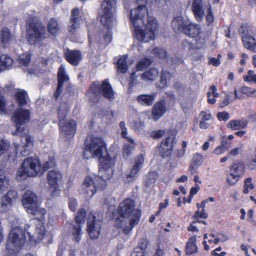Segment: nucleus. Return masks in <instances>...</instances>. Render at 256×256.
Masks as SVG:
<instances>
[{"label": "nucleus", "mask_w": 256, "mask_h": 256, "mask_svg": "<svg viewBox=\"0 0 256 256\" xmlns=\"http://www.w3.org/2000/svg\"><path fill=\"white\" fill-rule=\"evenodd\" d=\"M166 112V107L162 101L156 102L153 106L152 110V118L158 120Z\"/></svg>", "instance_id": "obj_21"}, {"label": "nucleus", "mask_w": 256, "mask_h": 256, "mask_svg": "<svg viewBox=\"0 0 256 256\" xmlns=\"http://www.w3.org/2000/svg\"><path fill=\"white\" fill-rule=\"evenodd\" d=\"M196 242V236H192L189 238L187 242L186 248V252L187 254H192L197 251V246Z\"/></svg>", "instance_id": "obj_34"}, {"label": "nucleus", "mask_w": 256, "mask_h": 256, "mask_svg": "<svg viewBox=\"0 0 256 256\" xmlns=\"http://www.w3.org/2000/svg\"><path fill=\"white\" fill-rule=\"evenodd\" d=\"M252 178H248L244 181V186L243 192L245 194H248L250 190H252L254 188V185L252 183Z\"/></svg>", "instance_id": "obj_48"}, {"label": "nucleus", "mask_w": 256, "mask_h": 256, "mask_svg": "<svg viewBox=\"0 0 256 256\" xmlns=\"http://www.w3.org/2000/svg\"><path fill=\"white\" fill-rule=\"evenodd\" d=\"M65 56L66 60L73 65H76L81 60V54L78 50H68Z\"/></svg>", "instance_id": "obj_25"}, {"label": "nucleus", "mask_w": 256, "mask_h": 256, "mask_svg": "<svg viewBox=\"0 0 256 256\" xmlns=\"http://www.w3.org/2000/svg\"><path fill=\"white\" fill-rule=\"evenodd\" d=\"M242 146H240L239 147L234 148L230 150L228 153V156H236L243 151Z\"/></svg>", "instance_id": "obj_57"}, {"label": "nucleus", "mask_w": 256, "mask_h": 256, "mask_svg": "<svg viewBox=\"0 0 256 256\" xmlns=\"http://www.w3.org/2000/svg\"><path fill=\"white\" fill-rule=\"evenodd\" d=\"M42 164L38 158L28 157L22 162L16 174L18 180H24L28 177H36L41 173Z\"/></svg>", "instance_id": "obj_7"}, {"label": "nucleus", "mask_w": 256, "mask_h": 256, "mask_svg": "<svg viewBox=\"0 0 256 256\" xmlns=\"http://www.w3.org/2000/svg\"><path fill=\"white\" fill-rule=\"evenodd\" d=\"M152 53L156 56L160 58H164L166 56V52L162 48H156L152 50Z\"/></svg>", "instance_id": "obj_52"}, {"label": "nucleus", "mask_w": 256, "mask_h": 256, "mask_svg": "<svg viewBox=\"0 0 256 256\" xmlns=\"http://www.w3.org/2000/svg\"><path fill=\"white\" fill-rule=\"evenodd\" d=\"M58 85L57 90L54 94V96L56 98H58L62 92V88L64 82L68 80V76L66 74L64 67L61 65L58 72Z\"/></svg>", "instance_id": "obj_20"}, {"label": "nucleus", "mask_w": 256, "mask_h": 256, "mask_svg": "<svg viewBox=\"0 0 256 256\" xmlns=\"http://www.w3.org/2000/svg\"><path fill=\"white\" fill-rule=\"evenodd\" d=\"M172 77V75L170 73L166 71H163L161 76L160 80L158 83L157 86L160 88H165Z\"/></svg>", "instance_id": "obj_38"}, {"label": "nucleus", "mask_w": 256, "mask_h": 256, "mask_svg": "<svg viewBox=\"0 0 256 256\" xmlns=\"http://www.w3.org/2000/svg\"><path fill=\"white\" fill-rule=\"evenodd\" d=\"M63 107L64 106H62L58 112L60 120V136L64 140H68L74 136L76 130V124L75 120H64L68 109L66 106Z\"/></svg>", "instance_id": "obj_9"}, {"label": "nucleus", "mask_w": 256, "mask_h": 256, "mask_svg": "<svg viewBox=\"0 0 256 256\" xmlns=\"http://www.w3.org/2000/svg\"><path fill=\"white\" fill-rule=\"evenodd\" d=\"M201 120L208 121L212 118V114L210 110L202 111L200 114Z\"/></svg>", "instance_id": "obj_56"}, {"label": "nucleus", "mask_w": 256, "mask_h": 256, "mask_svg": "<svg viewBox=\"0 0 256 256\" xmlns=\"http://www.w3.org/2000/svg\"><path fill=\"white\" fill-rule=\"evenodd\" d=\"M137 7L131 10L130 21L134 26V34L139 42H147L155 38L158 26L156 20L149 16L143 0H137Z\"/></svg>", "instance_id": "obj_2"}, {"label": "nucleus", "mask_w": 256, "mask_h": 256, "mask_svg": "<svg viewBox=\"0 0 256 256\" xmlns=\"http://www.w3.org/2000/svg\"><path fill=\"white\" fill-rule=\"evenodd\" d=\"M188 20L184 19L182 16L174 18L172 22V26L176 32H183Z\"/></svg>", "instance_id": "obj_22"}, {"label": "nucleus", "mask_w": 256, "mask_h": 256, "mask_svg": "<svg viewBox=\"0 0 256 256\" xmlns=\"http://www.w3.org/2000/svg\"><path fill=\"white\" fill-rule=\"evenodd\" d=\"M30 112L20 108L14 111L12 118V120L16 128V130L12 132V134L18 135L22 138L21 145L16 143L13 144L16 154L22 156L28 155L34 146V142L32 137L24 132L26 129V123L30 120Z\"/></svg>", "instance_id": "obj_4"}, {"label": "nucleus", "mask_w": 256, "mask_h": 256, "mask_svg": "<svg viewBox=\"0 0 256 256\" xmlns=\"http://www.w3.org/2000/svg\"><path fill=\"white\" fill-rule=\"evenodd\" d=\"M221 57L220 54L218 55V58H212L209 60V64H212L215 66H218L220 64V58Z\"/></svg>", "instance_id": "obj_61"}, {"label": "nucleus", "mask_w": 256, "mask_h": 256, "mask_svg": "<svg viewBox=\"0 0 256 256\" xmlns=\"http://www.w3.org/2000/svg\"><path fill=\"white\" fill-rule=\"evenodd\" d=\"M151 62V60L148 58H144L140 60L136 64V70H142L148 68Z\"/></svg>", "instance_id": "obj_49"}, {"label": "nucleus", "mask_w": 256, "mask_h": 256, "mask_svg": "<svg viewBox=\"0 0 256 256\" xmlns=\"http://www.w3.org/2000/svg\"><path fill=\"white\" fill-rule=\"evenodd\" d=\"M164 130H158L152 131L150 132V136L153 138H162L164 134Z\"/></svg>", "instance_id": "obj_59"}, {"label": "nucleus", "mask_w": 256, "mask_h": 256, "mask_svg": "<svg viewBox=\"0 0 256 256\" xmlns=\"http://www.w3.org/2000/svg\"><path fill=\"white\" fill-rule=\"evenodd\" d=\"M148 242L146 240H144L140 244V247L136 248L132 253L131 256H145V252L147 247Z\"/></svg>", "instance_id": "obj_37"}, {"label": "nucleus", "mask_w": 256, "mask_h": 256, "mask_svg": "<svg viewBox=\"0 0 256 256\" xmlns=\"http://www.w3.org/2000/svg\"><path fill=\"white\" fill-rule=\"evenodd\" d=\"M242 40L244 47L248 50L256 52V40L252 36L244 37Z\"/></svg>", "instance_id": "obj_33"}, {"label": "nucleus", "mask_w": 256, "mask_h": 256, "mask_svg": "<svg viewBox=\"0 0 256 256\" xmlns=\"http://www.w3.org/2000/svg\"><path fill=\"white\" fill-rule=\"evenodd\" d=\"M47 28L50 34L53 36H56L60 30V24L54 18H50L48 22Z\"/></svg>", "instance_id": "obj_29"}, {"label": "nucleus", "mask_w": 256, "mask_h": 256, "mask_svg": "<svg viewBox=\"0 0 256 256\" xmlns=\"http://www.w3.org/2000/svg\"><path fill=\"white\" fill-rule=\"evenodd\" d=\"M244 172V167L242 163L238 162L233 164L230 169V176L234 179L239 180Z\"/></svg>", "instance_id": "obj_24"}, {"label": "nucleus", "mask_w": 256, "mask_h": 256, "mask_svg": "<svg viewBox=\"0 0 256 256\" xmlns=\"http://www.w3.org/2000/svg\"><path fill=\"white\" fill-rule=\"evenodd\" d=\"M9 147V144L2 141L0 142V155L3 154Z\"/></svg>", "instance_id": "obj_63"}, {"label": "nucleus", "mask_w": 256, "mask_h": 256, "mask_svg": "<svg viewBox=\"0 0 256 256\" xmlns=\"http://www.w3.org/2000/svg\"><path fill=\"white\" fill-rule=\"evenodd\" d=\"M127 58L128 55H124L120 56L117 62L118 70L121 73L124 74L128 70Z\"/></svg>", "instance_id": "obj_36"}, {"label": "nucleus", "mask_w": 256, "mask_h": 256, "mask_svg": "<svg viewBox=\"0 0 256 256\" xmlns=\"http://www.w3.org/2000/svg\"><path fill=\"white\" fill-rule=\"evenodd\" d=\"M228 146H226L223 142L221 145L216 147L214 150V153L216 154L220 155L223 154L226 150H228Z\"/></svg>", "instance_id": "obj_54"}, {"label": "nucleus", "mask_w": 256, "mask_h": 256, "mask_svg": "<svg viewBox=\"0 0 256 256\" xmlns=\"http://www.w3.org/2000/svg\"><path fill=\"white\" fill-rule=\"evenodd\" d=\"M217 118L220 121H226L230 118V114L226 112H219L217 114Z\"/></svg>", "instance_id": "obj_58"}, {"label": "nucleus", "mask_w": 256, "mask_h": 256, "mask_svg": "<svg viewBox=\"0 0 256 256\" xmlns=\"http://www.w3.org/2000/svg\"><path fill=\"white\" fill-rule=\"evenodd\" d=\"M117 0H103L101 8L99 12L102 24L106 26L102 30V38L100 42L106 46L112 40V34L110 30L114 20Z\"/></svg>", "instance_id": "obj_6"}, {"label": "nucleus", "mask_w": 256, "mask_h": 256, "mask_svg": "<svg viewBox=\"0 0 256 256\" xmlns=\"http://www.w3.org/2000/svg\"><path fill=\"white\" fill-rule=\"evenodd\" d=\"M144 162V157L143 154H140L134 158L132 166L125 173L124 177L125 182H132L136 179L137 174L142 167Z\"/></svg>", "instance_id": "obj_13"}, {"label": "nucleus", "mask_w": 256, "mask_h": 256, "mask_svg": "<svg viewBox=\"0 0 256 256\" xmlns=\"http://www.w3.org/2000/svg\"><path fill=\"white\" fill-rule=\"evenodd\" d=\"M119 126L121 130V136L123 138L126 140H128V138H132L131 137L128 136H127L128 130L126 127V124L124 122H121L119 124Z\"/></svg>", "instance_id": "obj_53"}, {"label": "nucleus", "mask_w": 256, "mask_h": 256, "mask_svg": "<svg viewBox=\"0 0 256 256\" xmlns=\"http://www.w3.org/2000/svg\"><path fill=\"white\" fill-rule=\"evenodd\" d=\"M86 212L84 210H81L78 212L75 218L76 224L72 226V234L74 239L76 242H79L82 235V225H83L86 221Z\"/></svg>", "instance_id": "obj_15"}, {"label": "nucleus", "mask_w": 256, "mask_h": 256, "mask_svg": "<svg viewBox=\"0 0 256 256\" xmlns=\"http://www.w3.org/2000/svg\"><path fill=\"white\" fill-rule=\"evenodd\" d=\"M6 112V102L4 97L0 94V114Z\"/></svg>", "instance_id": "obj_62"}, {"label": "nucleus", "mask_w": 256, "mask_h": 256, "mask_svg": "<svg viewBox=\"0 0 256 256\" xmlns=\"http://www.w3.org/2000/svg\"><path fill=\"white\" fill-rule=\"evenodd\" d=\"M89 93L96 96L102 94L104 97L110 100H112L114 98V92L107 80H104L101 85L98 82H94L90 88Z\"/></svg>", "instance_id": "obj_12"}, {"label": "nucleus", "mask_w": 256, "mask_h": 256, "mask_svg": "<svg viewBox=\"0 0 256 256\" xmlns=\"http://www.w3.org/2000/svg\"><path fill=\"white\" fill-rule=\"evenodd\" d=\"M158 178V174L155 172H150L146 176V178L145 180L146 184L147 186H150L152 184H154L155 181Z\"/></svg>", "instance_id": "obj_47"}, {"label": "nucleus", "mask_w": 256, "mask_h": 256, "mask_svg": "<svg viewBox=\"0 0 256 256\" xmlns=\"http://www.w3.org/2000/svg\"><path fill=\"white\" fill-rule=\"evenodd\" d=\"M239 31L242 34V38H244V36H251L250 34H252V28L248 24H244L241 26Z\"/></svg>", "instance_id": "obj_43"}, {"label": "nucleus", "mask_w": 256, "mask_h": 256, "mask_svg": "<svg viewBox=\"0 0 256 256\" xmlns=\"http://www.w3.org/2000/svg\"><path fill=\"white\" fill-rule=\"evenodd\" d=\"M82 20H73L70 18L69 24L68 25V30L70 32H74L77 30L80 25Z\"/></svg>", "instance_id": "obj_45"}, {"label": "nucleus", "mask_w": 256, "mask_h": 256, "mask_svg": "<svg viewBox=\"0 0 256 256\" xmlns=\"http://www.w3.org/2000/svg\"><path fill=\"white\" fill-rule=\"evenodd\" d=\"M18 196L17 192L14 190H9L0 200V213L8 212L11 208L14 200Z\"/></svg>", "instance_id": "obj_16"}, {"label": "nucleus", "mask_w": 256, "mask_h": 256, "mask_svg": "<svg viewBox=\"0 0 256 256\" xmlns=\"http://www.w3.org/2000/svg\"><path fill=\"white\" fill-rule=\"evenodd\" d=\"M98 174L86 177L82 184L83 193L88 198H92L97 190L104 188L106 186V180L111 178H106L100 174V168Z\"/></svg>", "instance_id": "obj_10"}, {"label": "nucleus", "mask_w": 256, "mask_h": 256, "mask_svg": "<svg viewBox=\"0 0 256 256\" xmlns=\"http://www.w3.org/2000/svg\"><path fill=\"white\" fill-rule=\"evenodd\" d=\"M55 166V157L54 154H52L48 156V160L43 163L42 166V168L43 170L46 171L50 168H54Z\"/></svg>", "instance_id": "obj_42"}, {"label": "nucleus", "mask_w": 256, "mask_h": 256, "mask_svg": "<svg viewBox=\"0 0 256 256\" xmlns=\"http://www.w3.org/2000/svg\"><path fill=\"white\" fill-rule=\"evenodd\" d=\"M135 206L134 201L130 198L125 199L120 204L118 216L115 220L114 226L122 229L126 234H129L140 222L141 212Z\"/></svg>", "instance_id": "obj_5"}, {"label": "nucleus", "mask_w": 256, "mask_h": 256, "mask_svg": "<svg viewBox=\"0 0 256 256\" xmlns=\"http://www.w3.org/2000/svg\"><path fill=\"white\" fill-rule=\"evenodd\" d=\"M9 186L8 179L2 175L0 176V193L6 190Z\"/></svg>", "instance_id": "obj_50"}, {"label": "nucleus", "mask_w": 256, "mask_h": 256, "mask_svg": "<svg viewBox=\"0 0 256 256\" xmlns=\"http://www.w3.org/2000/svg\"><path fill=\"white\" fill-rule=\"evenodd\" d=\"M174 139V136L172 134L162 142L159 148V152L162 158H168L171 155Z\"/></svg>", "instance_id": "obj_18"}, {"label": "nucleus", "mask_w": 256, "mask_h": 256, "mask_svg": "<svg viewBox=\"0 0 256 256\" xmlns=\"http://www.w3.org/2000/svg\"><path fill=\"white\" fill-rule=\"evenodd\" d=\"M47 181L49 185V192L52 196H56L60 192V186L64 180L62 173L58 170L49 171L47 174Z\"/></svg>", "instance_id": "obj_11"}, {"label": "nucleus", "mask_w": 256, "mask_h": 256, "mask_svg": "<svg viewBox=\"0 0 256 256\" xmlns=\"http://www.w3.org/2000/svg\"><path fill=\"white\" fill-rule=\"evenodd\" d=\"M22 204L25 210L28 213H33L36 212V208L38 205V197L36 194L31 190H26L24 194L22 200Z\"/></svg>", "instance_id": "obj_14"}, {"label": "nucleus", "mask_w": 256, "mask_h": 256, "mask_svg": "<svg viewBox=\"0 0 256 256\" xmlns=\"http://www.w3.org/2000/svg\"><path fill=\"white\" fill-rule=\"evenodd\" d=\"M156 96L152 94H141L137 97L136 100L139 104L144 106H151L153 104Z\"/></svg>", "instance_id": "obj_30"}, {"label": "nucleus", "mask_w": 256, "mask_h": 256, "mask_svg": "<svg viewBox=\"0 0 256 256\" xmlns=\"http://www.w3.org/2000/svg\"><path fill=\"white\" fill-rule=\"evenodd\" d=\"M0 38L4 46H9L13 42L12 36L7 28H4L2 30Z\"/></svg>", "instance_id": "obj_31"}, {"label": "nucleus", "mask_w": 256, "mask_h": 256, "mask_svg": "<svg viewBox=\"0 0 256 256\" xmlns=\"http://www.w3.org/2000/svg\"><path fill=\"white\" fill-rule=\"evenodd\" d=\"M36 20V18L32 16L26 22V39L31 44H38L48 36L45 26L41 23L38 22Z\"/></svg>", "instance_id": "obj_8"}, {"label": "nucleus", "mask_w": 256, "mask_h": 256, "mask_svg": "<svg viewBox=\"0 0 256 256\" xmlns=\"http://www.w3.org/2000/svg\"><path fill=\"white\" fill-rule=\"evenodd\" d=\"M158 72L157 69L151 68L142 74L141 78L145 81L154 80L158 76Z\"/></svg>", "instance_id": "obj_32"}, {"label": "nucleus", "mask_w": 256, "mask_h": 256, "mask_svg": "<svg viewBox=\"0 0 256 256\" xmlns=\"http://www.w3.org/2000/svg\"><path fill=\"white\" fill-rule=\"evenodd\" d=\"M16 95L20 106L26 104L28 98L26 91L22 90H18L16 92Z\"/></svg>", "instance_id": "obj_41"}, {"label": "nucleus", "mask_w": 256, "mask_h": 256, "mask_svg": "<svg viewBox=\"0 0 256 256\" xmlns=\"http://www.w3.org/2000/svg\"><path fill=\"white\" fill-rule=\"evenodd\" d=\"M101 227L100 222L96 220L93 214H90L88 220V232L91 238L96 239L100 234Z\"/></svg>", "instance_id": "obj_17"}, {"label": "nucleus", "mask_w": 256, "mask_h": 256, "mask_svg": "<svg viewBox=\"0 0 256 256\" xmlns=\"http://www.w3.org/2000/svg\"><path fill=\"white\" fill-rule=\"evenodd\" d=\"M13 64V60L6 54L0 56V73L4 70H9Z\"/></svg>", "instance_id": "obj_26"}, {"label": "nucleus", "mask_w": 256, "mask_h": 256, "mask_svg": "<svg viewBox=\"0 0 256 256\" xmlns=\"http://www.w3.org/2000/svg\"><path fill=\"white\" fill-rule=\"evenodd\" d=\"M85 159L97 158L100 160V174L104 178H112L114 174L115 159L108 153L106 144L100 138H92L86 140L83 152Z\"/></svg>", "instance_id": "obj_3"}, {"label": "nucleus", "mask_w": 256, "mask_h": 256, "mask_svg": "<svg viewBox=\"0 0 256 256\" xmlns=\"http://www.w3.org/2000/svg\"><path fill=\"white\" fill-rule=\"evenodd\" d=\"M205 8L206 10V24L208 26H211L214 20V16L212 12L211 4L208 2V4L205 5Z\"/></svg>", "instance_id": "obj_40"}, {"label": "nucleus", "mask_w": 256, "mask_h": 256, "mask_svg": "<svg viewBox=\"0 0 256 256\" xmlns=\"http://www.w3.org/2000/svg\"><path fill=\"white\" fill-rule=\"evenodd\" d=\"M243 79L245 82L256 84V74L254 70H249L247 74L243 76Z\"/></svg>", "instance_id": "obj_44"}, {"label": "nucleus", "mask_w": 256, "mask_h": 256, "mask_svg": "<svg viewBox=\"0 0 256 256\" xmlns=\"http://www.w3.org/2000/svg\"><path fill=\"white\" fill-rule=\"evenodd\" d=\"M18 62L22 68L24 69L30 64V55L28 53H24L19 56Z\"/></svg>", "instance_id": "obj_39"}, {"label": "nucleus", "mask_w": 256, "mask_h": 256, "mask_svg": "<svg viewBox=\"0 0 256 256\" xmlns=\"http://www.w3.org/2000/svg\"><path fill=\"white\" fill-rule=\"evenodd\" d=\"M128 144H124L123 146L122 156L125 158H128L132 153L134 148L136 146V143L132 138H128Z\"/></svg>", "instance_id": "obj_28"}, {"label": "nucleus", "mask_w": 256, "mask_h": 256, "mask_svg": "<svg viewBox=\"0 0 256 256\" xmlns=\"http://www.w3.org/2000/svg\"><path fill=\"white\" fill-rule=\"evenodd\" d=\"M219 94L217 92V89L215 86H212L207 93L208 102L210 104H214L216 102V98H218Z\"/></svg>", "instance_id": "obj_35"}, {"label": "nucleus", "mask_w": 256, "mask_h": 256, "mask_svg": "<svg viewBox=\"0 0 256 256\" xmlns=\"http://www.w3.org/2000/svg\"><path fill=\"white\" fill-rule=\"evenodd\" d=\"M35 211L33 213H29L36 216L38 219V224H36L35 235H30L26 228L23 230L18 226L12 228L8 236L4 256H16L24 246L27 238L30 242H36L41 241L44 238L46 232V228L44 226L46 210L44 208H40L38 204Z\"/></svg>", "instance_id": "obj_1"}, {"label": "nucleus", "mask_w": 256, "mask_h": 256, "mask_svg": "<svg viewBox=\"0 0 256 256\" xmlns=\"http://www.w3.org/2000/svg\"><path fill=\"white\" fill-rule=\"evenodd\" d=\"M197 222H199V220H196L192 222L188 226V230L192 232H198V226H196V224H198Z\"/></svg>", "instance_id": "obj_60"}, {"label": "nucleus", "mask_w": 256, "mask_h": 256, "mask_svg": "<svg viewBox=\"0 0 256 256\" xmlns=\"http://www.w3.org/2000/svg\"><path fill=\"white\" fill-rule=\"evenodd\" d=\"M200 30V27L198 24L191 23L188 20L183 32L190 37L194 38L198 36Z\"/></svg>", "instance_id": "obj_23"}, {"label": "nucleus", "mask_w": 256, "mask_h": 256, "mask_svg": "<svg viewBox=\"0 0 256 256\" xmlns=\"http://www.w3.org/2000/svg\"><path fill=\"white\" fill-rule=\"evenodd\" d=\"M208 217L207 214L205 212L204 208H200V210H198L195 213L193 218H206Z\"/></svg>", "instance_id": "obj_55"}, {"label": "nucleus", "mask_w": 256, "mask_h": 256, "mask_svg": "<svg viewBox=\"0 0 256 256\" xmlns=\"http://www.w3.org/2000/svg\"><path fill=\"white\" fill-rule=\"evenodd\" d=\"M191 8L194 16L198 22L202 20L204 15L205 5L208 4L204 3L202 0H192Z\"/></svg>", "instance_id": "obj_19"}, {"label": "nucleus", "mask_w": 256, "mask_h": 256, "mask_svg": "<svg viewBox=\"0 0 256 256\" xmlns=\"http://www.w3.org/2000/svg\"><path fill=\"white\" fill-rule=\"evenodd\" d=\"M79 14L80 12L78 9L74 8L72 10V12L70 18H73V20H81L79 16Z\"/></svg>", "instance_id": "obj_64"}, {"label": "nucleus", "mask_w": 256, "mask_h": 256, "mask_svg": "<svg viewBox=\"0 0 256 256\" xmlns=\"http://www.w3.org/2000/svg\"><path fill=\"white\" fill-rule=\"evenodd\" d=\"M240 92L248 97L256 98V90L254 88L244 86L240 88Z\"/></svg>", "instance_id": "obj_46"}, {"label": "nucleus", "mask_w": 256, "mask_h": 256, "mask_svg": "<svg viewBox=\"0 0 256 256\" xmlns=\"http://www.w3.org/2000/svg\"><path fill=\"white\" fill-rule=\"evenodd\" d=\"M248 122L245 120H231L228 124V128L232 130H239L246 128Z\"/></svg>", "instance_id": "obj_27"}, {"label": "nucleus", "mask_w": 256, "mask_h": 256, "mask_svg": "<svg viewBox=\"0 0 256 256\" xmlns=\"http://www.w3.org/2000/svg\"><path fill=\"white\" fill-rule=\"evenodd\" d=\"M192 162L196 166H200L202 164L203 156L200 153L194 154L192 157Z\"/></svg>", "instance_id": "obj_51"}]
</instances>
